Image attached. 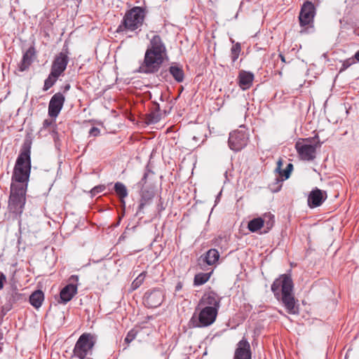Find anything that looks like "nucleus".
Returning a JSON list of instances; mask_svg holds the SVG:
<instances>
[{"mask_svg":"<svg viewBox=\"0 0 359 359\" xmlns=\"http://www.w3.org/2000/svg\"><path fill=\"white\" fill-rule=\"evenodd\" d=\"M182 90H183V87H181V89H180V93H179L178 96L175 98V100H177L180 97V93H182Z\"/></svg>","mask_w":359,"mask_h":359,"instance_id":"nucleus-51","label":"nucleus"},{"mask_svg":"<svg viewBox=\"0 0 359 359\" xmlns=\"http://www.w3.org/2000/svg\"><path fill=\"white\" fill-rule=\"evenodd\" d=\"M151 172L149 169H146L141 180L137 183V186L141 188H144V184L147 183L149 173Z\"/></svg>","mask_w":359,"mask_h":359,"instance_id":"nucleus-38","label":"nucleus"},{"mask_svg":"<svg viewBox=\"0 0 359 359\" xmlns=\"http://www.w3.org/2000/svg\"><path fill=\"white\" fill-rule=\"evenodd\" d=\"M137 332L135 330H130L125 339H124V341L126 343V344H129L133 340H134L137 336Z\"/></svg>","mask_w":359,"mask_h":359,"instance_id":"nucleus-37","label":"nucleus"},{"mask_svg":"<svg viewBox=\"0 0 359 359\" xmlns=\"http://www.w3.org/2000/svg\"><path fill=\"white\" fill-rule=\"evenodd\" d=\"M29 300L32 306L39 309L41 306L44 300V294L41 290H37L29 296Z\"/></svg>","mask_w":359,"mask_h":359,"instance_id":"nucleus-26","label":"nucleus"},{"mask_svg":"<svg viewBox=\"0 0 359 359\" xmlns=\"http://www.w3.org/2000/svg\"><path fill=\"white\" fill-rule=\"evenodd\" d=\"M264 220H265L264 224H266V226L267 229H271L274 224V215H271L270 212L266 213L264 215Z\"/></svg>","mask_w":359,"mask_h":359,"instance_id":"nucleus-35","label":"nucleus"},{"mask_svg":"<svg viewBox=\"0 0 359 359\" xmlns=\"http://www.w3.org/2000/svg\"><path fill=\"white\" fill-rule=\"evenodd\" d=\"M60 76H51V72H50L48 78L44 81V85L43 88V91L48 90L57 81Z\"/></svg>","mask_w":359,"mask_h":359,"instance_id":"nucleus-33","label":"nucleus"},{"mask_svg":"<svg viewBox=\"0 0 359 359\" xmlns=\"http://www.w3.org/2000/svg\"><path fill=\"white\" fill-rule=\"evenodd\" d=\"M219 258V253L216 249H210L198 259L199 265L208 264L212 266L215 264Z\"/></svg>","mask_w":359,"mask_h":359,"instance_id":"nucleus-21","label":"nucleus"},{"mask_svg":"<svg viewBox=\"0 0 359 359\" xmlns=\"http://www.w3.org/2000/svg\"><path fill=\"white\" fill-rule=\"evenodd\" d=\"M218 311L215 309L201 307L197 306L195 312L189 320L192 327H205L211 325L216 320Z\"/></svg>","mask_w":359,"mask_h":359,"instance_id":"nucleus-8","label":"nucleus"},{"mask_svg":"<svg viewBox=\"0 0 359 359\" xmlns=\"http://www.w3.org/2000/svg\"><path fill=\"white\" fill-rule=\"evenodd\" d=\"M271 290L275 298L285 308L289 314H298L299 305L293 293L294 283L290 273L279 276L273 282Z\"/></svg>","mask_w":359,"mask_h":359,"instance_id":"nucleus-2","label":"nucleus"},{"mask_svg":"<svg viewBox=\"0 0 359 359\" xmlns=\"http://www.w3.org/2000/svg\"><path fill=\"white\" fill-rule=\"evenodd\" d=\"M100 130L97 127H92L89 130V135L97 137L100 135Z\"/></svg>","mask_w":359,"mask_h":359,"instance_id":"nucleus-42","label":"nucleus"},{"mask_svg":"<svg viewBox=\"0 0 359 359\" xmlns=\"http://www.w3.org/2000/svg\"><path fill=\"white\" fill-rule=\"evenodd\" d=\"M105 186L104 185H98V186H95V187H93L91 190H90V194L92 195V196H95V195H97V194L99 193H101L103 191H104L105 189Z\"/></svg>","mask_w":359,"mask_h":359,"instance_id":"nucleus-40","label":"nucleus"},{"mask_svg":"<svg viewBox=\"0 0 359 359\" xmlns=\"http://www.w3.org/2000/svg\"><path fill=\"white\" fill-rule=\"evenodd\" d=\"M183 284L181 281H179L175 286V292H178L182 290Z\"/></svg>","mask_w":359,"mask_h":359,"instance_id":"nucleus-46","label":"nucleus"},{"mask_svg":"<svg viewBox=\"0 0 359 359\" xmlns=\"http://www.w3.org/2000/svg\"><path fill=\"white\" fill-rule=\"evenodd\" d=\"M27 190L25 185L20 187L14 184H11L8 208L11 212L16 216L20 217L24 211Z\"/></svg>","mask_w":359,"mask_h":359,"instance_id":"nucleus-7","label":"nucleus"},{"mask_svg":"<svg viewBox=\"0 0 359 359\" xmlns=\"http://www.w3.org/2000/svg\"><path fill=\"white\" fill-rule=\"evenodd\" d=\"M147 14V10L142 6H133L126 11L122 20L116 30V33L141 30Z\"/></svg>","mask_w":359,"mask_h":359,"instance_id":"nucleus-4","label":"nucleus"},{"mask_svg":"<svg viewBox=\"0 0 359 359\" xmlns=\"http://www.w3.org/2000/svg\"><path fill=\"white\" fill-rule=\"evenodd\" d=\"M69 46L65 42L61 52L55 56L52 62L50 68L51 76H60L64 73L69 63Z\"/></svg>","mask_w":359,"mask_h":359,"instance_id":"nucleus-9","label":"nucleus"},{"mask_svg":"<svg viewBox=\"0 0 359 359\" xmlns=\"http://www.w3.org/2000/svg\"><path fill=\"white\" fill-rule=\"evenodd\" d=\"M286 170L291 174L292 171L293 170L294 166L293 164L291 163H289L286 166Z\"/></svg>","mask_w":359,"mask_h":359,"instance_id":"nucleus-47","label":"nucleus"},{"mask_svg":"<svg viewBox=\"0 0 359 359\" xmlns=\"http://www.w3.org/2000/svg\"><path fill=\"white\" fill-rule=\"evenodd\" d=\"M6 282V276L0 271V290L4 288V283Z\"/></svg>","mask_w":359,"mask_h":359,"instance_id":"nucleus-43","label":"nucleus"},{"mask_svg":"<svg viewBox=\"0 0 359 359\" xmlns=\"http://www.w3.org/2000/svg\"><path fill=\"white\" fill-rule=\"evenodd\" d=\"M167 55L166 46L158 34L154 35L147 46L144 57L137 72L142 74L157 73Z\"/></svg>","mask_w":359,"mask_h":359,"instance_id":"nucleus-1","label":"nucleus"},{"mask_svg":"<svg viewBox=\"0 0 359 359\" xmlns=\"http://www.w3.org/2000/svg\"><path fill=\"white\" fill-rule=\"evenodd\" d=\"M283 179L276 177L275 182L270 184L269 187L273 192H278L280 190L283 182Z\"/></svg>","mask_w":359,"mask_h":359,"instance_id":"nucleus-34","label":"nucleus"},{"mask_svg":"<svg viewBox=\"0 0 359 359\" xmlns=\"http://www.w3.org/2000/svg\"><path fill=\"white\" fill-rule=\"evenodd\" d=\"M327 198V194L325 191L316 187L309 193L308 196V206L311 208L319 207L323 203Z\"/></svg>","mask_w":359,"mask_h":359,"instance_id":"nucleus-15","label":"nucleus"},{"mask_svg":"<svg viewBox=\"0 0 359 359\" xmlns=\"http://www.w3.org/2000/svg\"><path fill=\"white\" fill-rule=\"evenodd\" d=\"M65 102V97L62 93H57L53 95L48 104V116L56 118L62 110Z\"/></svg>","mask_w":359,"mask_h":359,"instance_id":"nucleus-14","label":"nucleus"},{"mask_svg":"<svg viewBox=\"0 0 359 359\" xmlns=\"http://www.w3.org/2000/svg\"><path fill=\"white\" fill-rule=\"evenodd\" d=\"M165 294L161 288H154L147 291L143 297L144 305L148 308H157L164 300Z\"/></svg>","mask_w":359,"mask_h":359,"instance_id":"nucleus-11","label":"nucleus"},{"mask_svg":"<svg viewBox=\"0 0 359 359\" xmlns=\"http://www.w3.org/2000/svg\"><path fill=\"white\" fill-rule=\"evenodd\" d=\"M169 74H170L169 71L168 72L167 70H162V71H161L158 76L165 81H168V77L169 76Z\"/></svg>","mask_w":359,"mask_h":359,"instance_id":"nucleus-44","label":"nucleus"},{"mask_svg":"<svg viewBox=\"0 0 359 359\" xmlns=\"http://www.w3.org/2000/svg\"><path fill=\"white\" fill-rule=\"evenodd\" d=\"M254 79L255 75L251 72L240 70L238 75V84L242 90H248L252 86Z\"/></svg>","mask_w":359,"mask_h":359,"instance_id":"nucleus-19","label":"nucleus"},{"mask_svg":"<svg viewBox=\"0 0 359 359\" xmlns=\"http://www.w3.org/2000/svg\"><path fill=\"white\" fill-rule=\"evenodd\" d=\"M97 337L95 334L90 332L83 333L76 341L72 357L79 359H89L88 356L93 355V351Z\"/></svg>","mask_w":359,"mask_h":359,"instance_id":"nucleus-6","label":"nucleus"},{"mask_svg":"<svg viewBox=\"0 0 359 359\" xmlns=\"http://www.w3.org/2000/svg\"><path fill=\"white\" fill-rule=\"evenodd\" d=\"M222 299V297L217 292L210 290L203 294L197 306L198 309L201 307H207L211 308L212 309H215L217 311H219Z\"/></svg>","mask_w":359,"mask_h":359,"instance_id":"nucleus-12","label":"nucleus"},{"mask_svg":"<svg viewBox=\"0 0 359 359\" xmlns=\"http://www.w3.org/2000/svg\"><path fill=\"white\" fill-rule=\"evenodd\" d=\"M212 272L196 273L194 279V285L199 286L205 284L210 278Z\"/></svg>","mask_w":359,"mask_h":359,"instance_id":"nucleus-28","label":"nucleus"},{"mask_svg":"<svg viewBox=\"0 0 359 359\" xmlns=\"http://www.w3.org/2000/svg\"><path fill=\"white\" fill-rule=\"evenodd\" d=\"M161 118V111L160 105L156 102H152L151 111L146 115L145 123L147 125L155 124L158 123Z\"/></svg>","mask_w":359,"mask_h":359,"instance_id":"nucleus-22","label":"nucleus"},{"mask_svg":"<svg viewBox=\"0 0 359 359\" xmlns=\"http://www.w3.org/2000/svg\"><path fill=\"white\" fill-rule=\"evenodd\" d=\"M278 57L280 59V61L278 60L275 63L274 72H275V74H278L281 77L283 76V70L285 64H286L287 62L285 60V56L282 53H280L278 55Z\"/></svg>","mask_w":359,"mask_h":359,"instance_id":"nucleus-30","label":"nucleus"},{"mask_svg":"<svg viewBox=\"0 0 359 359\" xmlns=\"http://www.w3.org/2000/svg\"><path fill=\"white\" fill-rule=\"evenodd\" d=\"M250 345L248 340L243 338L237 344L233 359H251Z\"/></svg>","mask_w":359,"mask_h":359,"instance_id":"nucleus-16","label":"nucleus"},{"mask_svg":"<svg viewBox=\"0 0 359 359\" xmlns=\"http://www.w3.org/2000/svg\"><path fill=\"white\" fill-rule=\"evenodd\" d=\"M356 61L359 62V50L354 55Z\"/></svg>","mask_w":359,"mask_h":359,"instance_id":"nucleus-50","label":"nucleus"},{"mask_svg":"<svg viewBox=\"0 0 359 359\" xmlns=\"http://www.w3.org/2000/svg\"><path fill=\"white\" fill-rule=\"evenodd\" d=\"M36 49L34 46H30L23 54L20 63L18 64V71L22 72L29 69L33 62L34 57L36 55Z\"/></svg>","mask_w":359,"mask_h":359,"instance_id":"nucleus-17","label":"nucleus"},{"mask_svg":"<svg viewBox=\"0 0 359 359\" xmlns=\"http://www.w3.org/2000/svg\"><path fill=\"white\" fill-rule=\"evenodd\" d=\"M53 123V121L50 119H45L43 122V128H47L50 126Z\"/></svg>","mask_w":359,"mask_h":359,"instance_id":"nucleus-45","label":"nucleus"},{"mask_svg":"<svg viewBox=\"0 0 359 359\" xmlns=\"http://www.w3.org/2000/svg\"><path fill=\"white\" fill-rule=\"evenodd\" d=\"M3 338V336L1 334H0V340Z\"/></svg>","mask_w":359,"mask_h":359,"instance_id":"nucleus-53","label":"nucleus"},{"mask_svg":"<svg viewBox=\"0 0 359 359\" xmlns=\"http://www.w3.org/2000/svg\"><path fill=\"white\" fill-rule=\"evenodd\" d=\"M160 100H161V101H163V95H161Z\"/></svg>","mask_w":359,"mask_h":359,"instance_id":"nucleus-52","label":"nucleus"},{"mask_svg":"<svg viewBox=\"0 0 359 359\" xmlns=\"http://www.w3.org/2000/svg\"><path fill=\"white\" fill-rule=\"evenodd\" d=\"M140 196V200L137 215L144 208L146 205L150 203L155 196V192L154 189L151 187L141 188Z\"/></svg>","mask_w":359,"mask_h":359,"instance_id":"nucleus-20","label":"nucleus"},{"mask_svg":"<svg viewBox=\"0 0 359 359\" xmlns=\"http://www.w3.org/2000/svg\"><path fill=\"white\" fill-rule=\"evenodd\" d=\"M231 41L233 43L231 48V58L233 62H235L239 57L241 51V45L239 42L234 43V41L231 39Z\"/></svg>","mask_w":359,"mask_h":359,"instance_id":"nucleus-29","label":"nucleus"},{"mask_svg":"<svg viewBox=\"0 0 359 359\" xmlns=\"http://www.w3.org/2000/svg\"><path fill=\"white\" fill-rule=\"evenodd\" d=\"M282 166H283V159L279 158L277 162L276 172H277L279 174V176L280 177H282V179H283V180H287L290 177L291 174L286 170V168L283 169Z\"/></svg>","mask_w":359,"mask_h":359,"instance_id":"nucleus-31","label":"nucleus"},{"mask_svg":"<svg viewBox=\"0 0 359 359\" xmlns=\"http://www.w3.org/2000/svg\"><path fill=\"white\" fill-rule=\"evenodd\" d=\"M25 301L26 298L25 295L19 292L15 285H13L11 290L8 291L6 294L5 303L10 304L11 307L13 309L15 305L20 304Z\"/></svg>","mask_w":359,"mask_h":359,"instance_id":"nucleus-18","label":"nucleus"},{"mask_svg":"<svg viewBox=\"0 0 359 359\" xmlns=\"http://www.w3.org/2000/svg\"><path fill=\"white\" fill-rule=\"evenodd\" d=\"M264 222L265 220L261 217L255 218L248 222V229L251 232H256L264 225Z\"/></svg>","mask_w":359,"mask_h":359,"instance_id":"nucleus-27","label":"nucleus"},{"mask_svg":"<svg viewBox=\"0 0 359 359\" xmlns=\"http://www.w3.org/2000/svg\"><path fill=\"white\" fill-rule=\"evenodd\" d=\"M323 142L319 136L316 135L311 137L300 138L294 145L300 159L305 161H313L316 158V149L320 148Z\"/></svg>","mask_w":359,"mask_h":359,"instance_id":"nucleus-5","label":"nucleus"},{"mask_svg":"<svg viewBox=\"0 0 359 359\" xmlns=\"http://www.w3.org/2000/svg\"><path fill=\"white\" fill-rule=\"evenodd\" d=\"M114 191L119 198L120 201L123 207L126 205L125 198L128 196V192L126 185L120 182L114 184Z\"/></svg>","mask_w":359,"mask_h":359,"instance_id":"nucleus-25","label":"nucleus"},{"mask_svg":"<svg viewBox=\"0 0 359 359\" xmlns=\"http://www.w3.org/2000/svg\"><path fill=\"white\" fill-rule=\"evenodd\" d=\"M31 147L32 140L25 139L15 161L11 184L25 185L27 189L31 173Z\"/></svg>","mask_w":359,"mask_h":359,"instance_id":"nucleus-3","label":"nucleus"},{"mask_svg":"<svg viewBox=\"0 0 359 359\" xmlns=\"http://www.w3.org/2000/svg\"><path fill=\"white\" fill-rule=\"evenodd\" d=\"M248 135L245 131L234 130L229 134L228 144L229 148L234 151H240L246 147Z\"/></svg>","mask_w":359,"mask_h":359,"instance_id":"nucleus-10","label":"nucleus"},{"mask_svg":"<svg viewBox=\"0 0 359 359\" xmlns=\"http://www.w3.org/2000/svg\"><path fill=\"white\" fill-rule=\"evenodd\" d=\"M169 73L177 83H182L184 79V72L180 65H172L169 67Z\"/></svg>","mask_w":359,"mask_h":359,"instance_id":"nucleus-24","label":"nucleus"},{"mask_svg":"<svg viewBox=\"0 0 359 359\" xmlns=\"http://www.w3.org/2000/svg\"><path fill=\"white\" fill-rule=\"evenodd\" d=\"M316 15V8L314 4L309 1L304 3L301 8L299 20L302 27L310 25L313 21Z\"/></svg>","mask_w":359,"mask_h":359,"instance_id":"nucleus-13","label":"nucleus"},{"mask_svg":"<svg viewBox=\"0 0 359 359\" xmlns=\"http://www.w3.org/2000/svg\"><path fill=\"white\" fill-rule=\"evenodd\" d=\"M12 309L10 304H7L5 303L1 308L0 311V320H2L3 318L7 314L8 311Z\"/></svg>","mask_w":359,"mask_h":359,"instance_id":"nucleus-39","label":"nucleus"},{"mask_svg":"<svg viewBox=\"0 0 359 359\" xmlns=\"http://www.w3.org/2000/svg\"><path fill=\"white\" fill-rule=\"evenodd\" d=\"M70 84L67 83L66 84L65 86H64L62 87V90H63V93H67L69 89H70Z\"/></svg>","mask_w":359,"mask_h":359,"instance_id":"nucleus-48","label":"nucleus"},{"mask_svg":"<svg viewBox=\"0 0 359 359\" xmlns=\"http://www.w3.org/2000/svg\"><path fill=\"white\" fill-rule=\"evenodd\" d=\"M356 62V60L355 58V56L352 57H350V58H348L346 60H345L343 63H342V66L339 69V73H341L342 72L345 71L346 69H347L349 67H351L352 65L355 64Z\"/></svg>","mask_w":359,"mask_h":359,"instance_id":"nucleus-36","label":"nucleus"},{"mask_svg":"<svg viewBox=\"0 0 359 359\" xmlns=\"http://www.w3.org/2000/svg\"><path fill=\"white\" fill-rule=\"evenodd\" d=\"M68 281H69L68 284H72L75 287H78L79 276H77V275H72L69 278Z\"/></svg>","mask_w":359,"mask_h":359,"instance_id":"nucleus-41","label":"nucleus"},{"mask_svg":"<svg viewBox=\"0 0 359 359\" xmlns=\"http://www.w3.org/2000/svg\"><path fill=\"white\" fill-rule=\"evenodd\" d=\"M158 209L161 211L162 210L164 209V208L163 207V203L161 202V198H160L159 200V203L158 204Z\"/></svg>","mask_w":359,"mask_h":359,"instance_id":"nucleus-49","label":"nucleus"},{"mask_svg":"<svg viewBox=\"0 0 359 359\" xmlns=\"http://www.w3.org/2000/svg\"><path fill=\"white\" fill-rule=\"evenodd\" d=\"M77 293V287L72 284H67L60 291V302L62 304L69 302Z\"/></svg>","mask_w":359,"mask_h":359,"instance_id":"nucleus-23","label":"nucleus"},{"mask_svg":"<svg viewBox=\"0 0 359 359\" xmlns=\"http://www.w3.org/2000/svg\"><path fill=\"white\" fill-rule=\"evenodd\" d=\"M147 275L146 271H143L133 281L130 285V290L134 291L137 290L143 283Z\"/></svg>","mask_w":359,"mask_h":359,"instance_id":"nucleus-32","label":"nucleus"}]
</instances>
